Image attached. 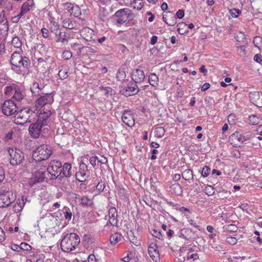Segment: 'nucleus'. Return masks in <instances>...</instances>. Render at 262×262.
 I'll return each mask as SVG.
<instances>
[{"label": "nucleus", "instance_id": "f257e3e1", "mask_svg": "<svg viewBox=\"0 0 262 262\" xmlns=\"http://www.w3.org/2000/svg\"><path fill=\"white\" fill-rule=\"evenodd\" d=\"M80 241V238L76 233L67 234L61 241L60 247L63 251L69 252L75 250Z\"/></svg>", "mask_w": 262, "mask_h": 262}, {"label": "nucleus", "instance_id": "f03ea898", "mask_svg": "<svg viewBox=\"0 0 262 262\" xmlns=\"http://www.w3.org/2000/svg\"><path fill=\"white\" fill-rule=\"evenodd\" d=\"M49 180L62 181L61 163L58 160L51 161L47 168Z\"/></svg>", "mask_w": 262, "mask_h": 262}, {"label": "nucleus", "instance_id": "7ed1b4c3", "mask_svg": "<svg viewBox=\"0 0 262 262\" xmlns=\"http://www.w3.org/2000/svg\"><path fill=\"white\" fill-rule=\"evenodd\" d=\"M52 154L50 146L42 144L34 151L32 158L35 161L40 162L48 159Z\"/></svg>", "mask_w": 262, "mask_h": 262}, {"label": "nucleus", "instance_id": "20e7f679", "mask_svg": "<svg viewBox=\"0 0 262 262\" xmlns=\"http://www.w3.org/2000/svg\"><path fill=\"white\" fill-rule=\"evenodd\" d=\"M8 152L10 156V162L12 165H20L25 160L24 154L18 148L10 147Z\"/></svg>", "mask_w": 262, "mask_h": 262}, {"label": "nucleus", "instance_id": "39448f33", "mask_svg": "<svg viewBox=\"0 0 262 262\" xmlns=\"http://www.w3.org/2000/svg\"><path fill=\"white\" fill-rule=\"evenodd\" d=\"M10 64L21 65L24 68L28 69L30 65V61L28 57L23 56L20 52L15 51L11 55Z\"/></svg>", "mask_w": 262, "mask_h": 262}, {"label": "nucleus", "instance_id": "423d86ee", "mask_svg": "<svg viewBox=\"0 0 262 262\" xmlns=\"http://www.w3.org/2000/svg\"><path fill=\"white\" fill-rule=\"evenodd\" d=\"M43 125L38 121L31 123L29 127V132L33 139H37L44 136L45 131L47 129Z\"/></svg>", "mask_w": 262, "mask_h": 262}, {"label": "nucleus", "instance_id": "0eeeda50", "mask_svg": "<svg viewBox=\"0 0 262 262\" xmlns=\"http://www.w3.org/2000/svg\"><path fill=\"white\" fill-rule=\"evenodd\" d=\"M32 112L29 107L23 108L17 111L15 116V123L16 124L23 125L26 122H31L29 119Z\"/></svg>", "mask_w": 262, "mask_h": 262}, {"label": "nucleus", "instance_id": "6e6552de", "mask_svg": "<svg viewBox=\"0 0 262 262\" xmlns=\"http://www.w3.org/2000/svg\"><path fill=\"white\" fill-rule=\"evenodd\" d=\"M48 180H49V177L46 171L39 169L34 172L33 177L29 180V183L32 186L36 183H42L43 181L48 182Z\"/></svg>", "mask_w": 262, "mask_h": 262}, {"label": "nucleus", "instance_id": "1a4fd4ad", "mask_svg": "<svg viewBox=\"0 0 262 262\" xmlns=\"http://www.w3.org/2000/svg\"><path fill=\"white\" fill-rule=\"evenodd\" d=\"M16 195L12 191H5L0 194V208L8 207L14 202Z\"/></svg>", "mask_w": 262, "mask_h": 262}, {"label": "nucleus", "instance_id": "9d476101", "mask_svg": "<svg viewBox=\"0 0 262 262\" xmlns=\"http://www.w3.org/2000/svg\"><path fill=\"white\" fill-rule=\"evenodd\" d=\"M18 110L17 104L13 100H6L2 106V111L4 115L10 116L16 113Z\"/></svg>", "mask_w": 262, "mask_h": 262}, {"label": "nucleus", "instance_id": "9b49d317", "mask_svg": "<svg viewBox=\"0 0 262 262\" xmlns=\"http://www.w3.org/2000/svg\"><path fill=\"white\" fill-rule=\"evenodd\" d=\"M131 11L127 8H123L117 11L114 14L116 18V23L119 25L125 23L129 17V14L128 12Z\"/></svg>", "mask_w": 262, "mask_h": 262}, {"label": "nucleus", "instance_id": "f8f14e48", "mask_svg": "<svg viewBox=\"0 0 262 262\" xmlns=\"http://www.w3.org/2000/svg\"><path fill=\"white\" fill-rule=\"evenodd\" d=\"M178 236L181 238H183L187 241H194L199 238L196 231H193L192 229L188 228H184L181 229L179 233Z\"/></svg>", "mask_w": 262, "mask_h": 262}, {"label": "nucleus", "instance_id": "ddd939ff", "mask_svg": "<svg viewBox=\"0 0 262 262\" xmlns=\"http://www.w3.org/2000/svg\"><path fill=\"white\" fill-rule=\"evenodd\" d=\"M53 92L46 93L37 99L35 101L37 107H42L47 104H51L54 101V95Z\"/></svg>", "mask_w": 262, "mask_h": 262}, {"label": "nucleus", "instance_id": "4468645a", "mask_svg": "<svg viewBox=\"0 0 262 262\" xmlns=\"http://www.w3.org/2000/svg\"><path fill=\"white\" fill-rule=\"evenodd\" d=\"M94 32L90 28L85 27L80 31V35L86 41L93 42L96 39Z\"/></svg>", "mask_w": 262, "mask_h": 262}, {"label": "nucleus", "instance_id": "2eb2a0df", "mask_svg": "<svg viewBox=\"0 0 262 262\" xmlns=\"http://www.w3.org/2000/svg\"><path fill=\"white\" fill-rule=\"evenodd\" d=\"M122 120L128 126H132L135 124L133 115L130 109L124 110L122 113Z\"/></svg>", "mask_w": 262, "mask_h": 262}, {"label": "nucleus", "instance_id": "dca6fc26", "mask_svg": "<svg viewBox=\"0 0 262 262\" xmlns=\"http://www.w3.org/2000/svg\"><path fill=\"white\" fill-rule=\"evenodd\" d=\"M249 98L253 104L257 107L262 106V93L257 91L250 92Z\"/></svg>", "mask_w": 262, "mask_h": 262}, {"label": "nucleus", "instance_id": "f3484780", "mask_svg": "<svg viewBox=\"0 0 262 262\" xmlns=\"http://www.w3.org/2000/svg\"><path fill=\"white\" fill-rule=\"evenodd\" d=\"M51 115L50 111H45L44 109L39 113L37 121L41 123V125H43L45 126L48 125L50 122L49 117Z\"/></svg>", "mask_w": 262, "mask_h": 262}, {"label": "nucleus", "instance_id": "a211bd4d", "mask_svg": "<svg viewBox=\"0 0 262 262\" xmlns=\"http://www.w3.org/2000/svg\"><path fill=\"white\" fill-rule=\"evenodd\" d=\"M62 181L65 178H69L74 174V170L72 169V165L69 162L61 164Z\"/></svg>", "mask_w": 262, "mask_h": 262}, {"label": "nucleus", "instance_id": "6ab92c4d", "mask_svg": "<svg viewBox=\"0 0 262 262\" xmlns=\"http://www.w3.org/2000/svg\"><path fill=\"white\" fill-rule=\"evenodd\" d=\"M145 76L143 70L139 69H135L132 73V78L135 83H141L145 79Z\"/></svg>", "mask_w": 262, "mask_h": 262}, {"label": "nucleus", "instance_id": "aec40b11", "mask_svg": "<svg viewBox=\"0 0 262 262\" xmlns=\"http://www.w3.org/2000/svg\"><path fill=\"white\" fill-rule=\"evenodd\" d=\"M138 89V87L136 83H132L131 85H128L123 88L121 92L122 95L126 97L130 96L137 94L139 92V90H137Z\"/></svg>", "mask_w": 262, "mask_h": 262}, {"label": "nucleus", "instance_id": "412c9836", "mask_svg": "<svg viewBox=\"0 0 262 262\" xmlns=\"http://www.w3.org/2000/svg\"><path fill=\"white\" fill-rule=\"evenodd\" d=\"M157 248V244L151 243L148 249V252L150 257L155 261H158L160 260V254Z\"/></svg>", "mask_w": 262, "mask_h": 262}, {"label": "nucleus", "instance_id": "4be33fe9", "mask_svg": "<svg viewBox=\"0 0 262 262\" xmlns=\"http://www.w3.org/2000/svg\"><path fill=\"white\" fill-rule=\"evenodd\" d=\"M108 215L110 219L108 223L113 226H118V213L115 207H111L108 211Z\"/></svg>", "mask_w": 262, "mask_h": 262}, {"label": "nucleus", "instance_id": "5701e85b", "mask_svg": "<svg viewBox=\"0 0 262 262\" xmlns=\"http://www.w3.org/2000/svg\"><path fill=\"white\" fill-rule=\"evenodd\" d=\"M163 21L168 25L172 26L177 23V18L175 15L172 12L168 11L166 14L163 16Z\"/></svg>", "mask_w": 262, "mask_h": 262}, {"label": "nucleus", "instance_id": "b1692460", "mask_svg": "<svg viewBox=\"0 0 262 262\" xmlns=\"http://www.w3.org/2000/svg\"><path fill=\"white\" fill-rule=\"evenodd\" d=\"M229 141L234 146H239V144L243 143L242 135L238 132L232 134L229 137Z\"/></svg>", "mask_w": 262, "mask_h": 262}, {"label": "nucleus", "instance_id": "393cba45", "mask_svg": "<svg viewBox=\"0 0 262 262\" xmlns=\"http://www.w3.org/2000/svg\"><path fill=\"white\" fill-rule=\"evenodd\" d=\"M63 27L68 29H77L78 23L71 18H66L62 21Z\"/></svg>", "mask_w": 262, "mask_h": 262}, {"label": "nucleus", "instance_id": "a878e982", "mask_svg": "<svg viewBox=\"0 0 262 262\" xmlns=\"http://www.w3.org/2000/svg\"><path fill=\"white\" fill-rule=\"evenodd\" d=\"M69 38V34L65 31H61V30L57 35H55L56 41L61 42L62 43H67Z\"/></svg>", "mask_w": 262, "mask_h": 262}, {"label": "nucleus", "instance_id": "bb28decb", "mask_svg": "<svg viewBox=\"0 0 262 262\" xmlns=\"http://www.w3.org/2000/svg\"><path fill=\"white\" fill-rule=\"evenodd\" d=\"M9 25L7 19L5 16V11H3L0 13V32L2 31H8Z\"/></svg>", "mask_w": 262, "mask_h": 262}, {"label": "nucleus", "instance_id": "cd10ccee", "mask_svg": "<svg viewBox=\"0 0 262 262\" xmlns=\"http://www.w3.org/2000/svg\"><path fill=\"white\" fill-rule=\"evenodd\" d=\"M16 89V92H14L13 95L11 97V100L20 102L24 98L25 94L19 85L17 86Z\"/></svg>", "mask_w": 262, "mask_h": 262}, {"label": "nucleus", "instance_id": "c85d7f7f", "mask_svg": "<svg viewBox=\"0 0 262 262\" xmlns=\"http://www.w3.org/2000/svg\"><path fill=\"white\" fill-rule=\"evenodd\" d=\"M169 191L171 193L176 195H181L182 194L183 189L181 186L178 183L175 182L170 186Z\"/></svg>", "mask_w": 262, "mask_h": 262}, {"label": "nucleus", "instance_id": "c756f323", "mask_svg": "<svg viewBox=\"0 0 262 262\" xmlns=\"http://www.w3.org/2000/svg\"><path fill=\"white\" fill-rule=\"evenodd\" d=\"M89 176V171L78 170L75 173V177L77 180L79 182H84Z\"/></svg>", "mask_w": 262, "mask_h": 262}, {"label": "nucleus", "instance_id": "7c9ffc66", "mask_svg": "<svg viewBox=\"0 0 262 262\" xmlns=\"http://www.w3.org/2000/svg\"><path fill=\"white\" fill-rule=\"evenodd\" d=\"M18 85L15 83H11L9 85L6 86L4 89V93L6 95L11 97L13 96L14 92H16V90Z\"/></svg>", "mask_w": 262, "mask_h": 262}, {"label": "nucleus", "instance_id": "2f4dec72", "mask_svg": "<svg viewBox=\"0 0 262 262\" xmlns=\"http://www.w3.org/2000/svg\"><path fill=\"white\" fill-rule=\"evenodd\" d=\"M71 6H69V11L71 14L73 15L75 17H79L81 14V11L78 5L75 4H70Z\"/></svg>", "mask_w": 262, "mask_h": 262}, {"label": "nucleus", "instance_id": "473e14b6", "mask_svg": "<svg viewBox=\"0 0 262 262\" xmlns=\"http://www.w3.org/2000/svg\"><path fill=\"white\" fill-rule=\"evenodd\" d=\"M79 205L85 207H89L93 205V201L88 196L84 195L80 198Z\"/></svg>", "mask_w": 262, "mask_h": 262}, {"label": "nucleus", "instance_id": "72a5a7b5", "mask_svg": "<svg viewBox=\"0 0 262 262\" xmlns=\"http://www.w3.org/2000/svg\"><path fill=\"white\" fill-rule=\"evenodd\" d=\"M123 238V236L119 232H116L110 236V241L112 245H115Z\"/></svg>", "mask_w": 262, "mask_h": 262}, {"label": "nucleus", "instance_id": "f704fd0d", "mask_svg": "<svg viewBox=\"0 0 262 262\" xmlns=\"http://www.w3.org/2000/svg\"><path fill=\"white\" fill-rule=\"evenodd\" d=\"M84 48L86 49V52L88 53H98V49L96 46H92L90 47L82 46V47H81V48L78 49V51H77V54L80 55L82 52V50Z\"/></svg>", "mask_w": 262, "mask_h": 262}, {"label": "nucleus", "instance_id": "c9c22d12", "mask_svg": "<svg viewBox=\"0 0 262 262\" xmlns=\"http://www.w3.org/2000/svg\"><path fill=\"white\" fill-rule=\"evenodd\" d=\"M148 81L152 86L158 85L159 77L155 73H151L148 76Z\"/></svg>", "mask_w": 262, "mask_h": 262}, {"label": "nucleus", "instance_id": "e433bc0d", "mask_svg": "<svg viewBox=\"0 0 262 262\" xmlns=\"http://www.w3.org/2000/svg\"><path fill=\"white\" fill-rule=\"evenodd\" d=\"M182 178L186 181L193 180V174L192 170L190 169L185 170L182 173Z\"/></svg>", "mask_w": 262, "mask_h": 262}, {"label": "nucleus", "instance_id": "4c0bfd02", "mask_svg": "<svg viewBox=\"0 0 262 262\" xmlns=\"http://www.w3.org/2000/svg\"><path fill=\"white\" fill-rule=\"evenodd\" d=\"M127 235L130 243L136 246H138L140 244L139 241L137 239V237H135L134 233L132 230L127 231Z\"/></svg>", "mask_w": 262, "mask_h": 262}, {"label": "nucleus", "instance_id": "58836bf2", "mask_svg": "<svg viewBox=\"0 0 262 262\" xmlns=\"http://www.w3.org/2000/svg\"><path fill=\"white\" fill-rule=\"evenodd\" d=\"M34 5L33 0H28L25 2L21 7V9L26 12H28L30 10V8Z\"/></svg>", "mask_w": 262, "mask_h": 262}, {"label": "nucleus", "instance_id": "ea45409f", "mask_svg": "<svg viewBox=\"0 0 262 262\" xmlns=\"http://www.w3.org/2000/svg\"><path fill=\"white\" fill-rule=\"evenodd\" d=\"M38 86V83L37 82H34L31 86L30 90L31 91L34 96H39L41 95L42 93H39V90H38L37 88Z\"/></svg>", "mask_w": 262, "mask_h": 262}, {"label": "nucleus", "instance_id": "a19ab883", "mask_svg": "<svg viewBox=\"0 0 262 262\" xmlns=\"http://www.w3.org/2000/svg\"><path fill=\"white\" fill-rule=\"evenodd\" d=\"M132 5L134 9L140 10L144 6V3L142 0H134Z\"/></svg>", "mask_w": 262, "mask_h": 262}, {"label": "nucleus", "instance_id": "79ce46f5", "mask_svg": "<svg viewBox=\"0 0 262 262\" xmlns=\"http://www.w3.org/2000/svg\"><path fill=\"white\" fill-rule=\"evenodd\" d=\"M64 217L68 221L71 220L73 213L71 210L67 207H64L63 209Z\"/></svg>", "mask_w": 262, "mask_h": 262}, {"label": "nucleus", "instance_id": "37998d69", "mask_svg": "<svg viewBox=\"0 0 262 262\" xmlns=\"http://www.w3.org/2000/svg\"><path fill=\"white\" fill-rule=\"evenodd\" d=\"M155 136L160 138L162 137L165 134V129L163 127H157L155 129Z\"/></svg>", "mask_w": 262, "mask_h": 262}, {"label": "nucleus", "instance_id": "c03bdc74", "mask_svg": "<svg viewBox=\"0 0 262 262\" xmlns=\"http://www.w3.org/2000/svg\"><path fill=\"white\" fill-rule=\"evenodd\" d=\"M11 42L12 46H13L15 48H20L21 47L22 42L20 38L17 36L13 37Z\"/></svg>", "mask_w": 262, "mask_h": 262}, {"label": "nucleus", "instance_id": "a18cd8bd", "mask_svg": "<svg viewBox=\"0 0 262 262\" xmlns=\"http://www.w3.org/2000/svg\"><path fill=\"white\" fill-rule=\"evenodd\" d=\"M224 229L229 232H235L237 231L238 227L234 224L226 225L224 227Z\"/></svg>", "mask_w": 262, "mask_h": 262}, {"label": "nucleus", "instance_id": "49530a36", "mask_svg": "<svg viewBox=\"0 0 262 262\" xmlns=\"http://www.w3.org/2000/svg\"><path fill=\"white\" fill-rule=\"evenodd\" d=\"M50 29L51 32L55 34V35H57V34L61 30V29H59V25L55 21H54L52 24Z\"/></svg>", "mask_w": 262, "mask_h": 262}, {"label": "nucleus", "instance_id": "de8ad7c7", "mask_svg": "<svg viewBox=\"0 0 262 262\" xmlns=\"http://www.w3.org/2000/svg\"><path fill=\"white\" fill-rule=\"evenodd\" d=\"M249 123L253 125L258 124L259 122L258 118L255 115L249 117Z\"/></svg>", "mask_w": 262, "mask_h": 262}, {"label": "nucleus", "instance_id": "09e8293b", "mask_svg": "<svg viewBox=\"0 0 262 262\" xmlns=\"http://www.w3.org/2000/svg\"><path fill=\"white\" fill-rule=\"evenodd\" d=\"M211 172V168L208 166H205L202 171L201 175L204 178L208 177Z\"/></svg>", "mask_w": 262, "mask_h": 262}, {"label": "nucleus", "instance_id": "8fccbe9b", "mask_svg": "<svg viewBox=\"0 0 262 262\" xmlns=\"http://www.w3.org/2000/svg\"><path fill=\"white\" fill-rule=\"evenodd\" d=\"M205 192L208 196H211L214 194V187L211 185H208L205 187Z\"/></svg>", "mask_w": 262, "mask_h": 262}, {"label": "nucleus", "instance_id": "3c124183", "mask_svg": "<svg viewBox=\"0 0 262 262\" xmlns=\"http://www.w3.org/2000/svg\"><path fill=\"white\" fill-rule=\"evenodd\" d=\"M151 234L156 238L161 239L162 237V234L159 229H154L151 231Z\"/></svg>", "mask_w": 262, "mask_h": 262}, {"label": "nucleus", "instance_id": "603ef678", "mask_svg": "<svg viewBox=\"0 0 262 262\" xmlns=\"http://www.w3.org/2000/svg\"><path fill=\"white\" fill-rule=\"evenodd\" d=\"M58 76L60 79H65L68 76V71L66 70H61L58 72Z\"/></svg>", "mask_w": 262, "mask_h": 262}, {"label": "nucleus", "instance_id": "864d4df0", "mask_svg": "<svg viewBox=\"0 0 262 262\" xmlns=\"http://www.w3.org/2000/svg\"><path fill=\"white\" fill-rule=\"evenodd\" d=\"M241 13V11L238 9L233 8L230 10V13L233 18H236L238 15Z\"/></svg>", "mask_w": 262, "mask_h": 262}, {"label": "nucleus", "instance_id": "5fc2aeb1", "mask_svg": "<svg viewBox=\"0 0 262 262\" xmlns=\"http://www.w3.org/2000/svg\"><path fill=\"white\" fill-rule=\"evenodd\" d=\"M96 187V190L98 191L99 193H100V192L103 191L105 188L104 183H103L101 180V182L98 181Z\"/></svg>", "mask_w": 262, "mask_h": 262}, {"label": "nucleus", "instance_id": "6e6d98bb", "mask_svg": "<svg viewBox=\"0 0 262 262\" xmlns=\"http://www.w3.org/2000/svg\"><path fill=\"white\" fill-rule=\"evenodd\" d=\"M245 38V35L241 32H239L235 37L236 40L238 42L243 41Z\"/></svg>", "mask_w": 262, "mask_h": 262}, {"label": "nucleus", "instance_id": "4d7b16f0", "mask_svg": "<svg viewBox=\"0 0 262 262\" xmlns=\"http://www.w3.org/2000/svg\"><path fill=\"white\" fill-rule=\"evenodd\" d=\"M72 57L71 52L68 50L64 51L62 53V57L66 60L70 59Z\"/></svg>", "mask_w": 262, "mask_h": 262}, {"label": "nucleus", "instance_id": "13d9d810", "mask_svg": "<svg viewBox=\"0 0 262 262\" xmlns=\"http://www.w3.org/2000/svg\"><path fill=\"white\" fill-rule=\"evenodd\" d=\"M12 67L11 68V69L15 72L17 74H20L21 72V70L20 69V67H21V65H18L16 64H11Z\"/></svg>", "mask_w": 262, "mask_h": 262}, {"label": "nucleus", "instance_id": "bf43d9fd", "mask_svg": "<svg viewBox=\"0 0 262 262\" xmlns=\"http://www.w3.org/2000/svg\"><path fill=\"white\" fill-rule=\"evenodd\" d=\"M32 249V247L26 243H22L20 244V250H26V251H30Z\"/></svg>", "mask_w": 262, "mask_h": 262}, {"label": "nucleus", "instance_id": "052dcab7", "mask_svg": "<svg viewBox=\"0 0 262 262\" xmlns=\"http://www.w3.org/2000/svg\"><path fill=\"white\" fill-rule=\"evenodd\" d=\"M261 37L257 36L254 38L253 42L255 47H258V46L261 43Z\"/></svg>", "mask_w": 262, "mask_h": 262}, {"label": "nucleus", "instance_id": "680f3d73", "mask_svg": "<svg viewBox=\"0 0 262 262\" xmlns=\"http://www.w3.org/2000/svg\"><path fill=\"white\" fill-rule=\"evenodd\" d=\"M252 135L250 133H246L244 135H242V142L249 140L251 138Z\"/></svg>", "mask_w": 262, "mask_h": 262}, {"label": "nucleus", "instance_id": "e2e57ef3", "mask_svg": "<svg viewBox=\"0 0 262 262\" xmlns=\"http://www.w3.org/2000/svg\"><path fill=\"white\" fill-rule=\"evenodd\" d=\"M186 26H187V24L185 23H183V22L180 23L177 25V27H178L177 31L179 34H184L186 32V31L181 32V28H183L184 27H185Z\"/></svg>", "mask_w": 262, "mask_h": 262}, {"label": "nucleus", "instance_id": "0e129e2a", "mask_svg": "<svg viewBox=\"0 0 262 262\" xmlns=\"http://www.w3.org/2000/svg\"><path fill=\"white\" fill-rule=\"evenodd\" d=\"M226 241L230 245H235L237 243V239L234 237H227Z\"/></svg>", "mask_w": 262, "mask_h": 262}, {"label": "nucleus", "instance_id": "69168bd1", "mask_svg": "<svg viewBox=\"0 0 262 262\" xmlns=\"http://www.w3.org/2000/svg\"><path fill=\"white\" fill-rule=\"evenodd\" d=\"M13 134V131L11 130V131L9 132L4 137V140L5 141H8L12 139Z\"/></svg>", "mask_w": 262, "mask_h": 262}, {"label": "nucleus", "instance_id": "338daca9", "mask_svg": "<svg viewBox=\"0 0 262 262\" xmlns=\"http://www.w3.org/2000/svg\"><path fill=\"white\" fill-rule=\"evenodd\" d=\"M41 32L42 33V36L45 38H49V30L47 28H43L41 29Z\"/></svg>", "mask_w": 262, "mask_h": 262}, {"label": "nucleus", "instance_id": "774afa93", "mask_svg": "<svg viewBox=\"0 0 262 262\" xmlns=\"http://www.w3.org/2000/svg\"><path fill=\"white\" fill-rule=\"evenodd\" d=\"M16 204H17L23 209L25 205V196H22L21 200L18 199Z\"/></svg>", "mask_w": 262, "mask_h": 262}]
</instances>
